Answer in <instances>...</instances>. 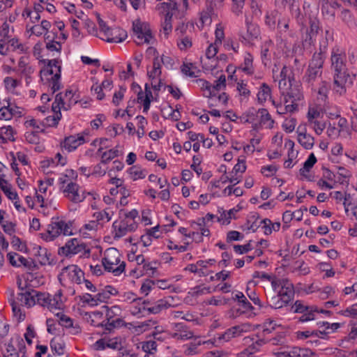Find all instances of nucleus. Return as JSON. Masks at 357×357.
<instances>
[{
    "label": "nucleus",
    "instance_id": "38",
    "mask_svg": "<svg viewBox=\"0 0 357 357\" xmlns=\"http://www.w3.org/2000/svg\"><path fill=\"white\" fill-rule=\"evenodd\" d=\"M153 98L152 91L148 86V84H146L144 90H140L137 93V102L143 106V112H147L149 111Z\"/></svg>",
    "mask_w": 357,
    "mask_h": 357
},
{
    "label": "nucleus",
    "instance_id": "5",
    "mask_svg": "<svg viewBox=\"0 0 357 357\" xmlns=\"http://www.w3.org/2000/svg\"><path fill=\"white\" fill-rule=\"evenodd\" d=\"M37 66L34 61L26 54L19 57L16 65V73L24 80L26 86L35 79Z\"/></svg>",
    "mask_w": 357,
    "mask_h": 357
},
{
    "label": "nucleus",
    "instance_id": "41",
    "mask_svg": "<svg viewBox=\"0 0 357 357\" xmlns=\"http://www.w3.org/2000/svg\"><path fill=\"white\" fill-rule=\"evenodd\" d=\"M47 81L41 82L43 91L54 93L61 87V77H54V75H47Z\"/></svg>",
    "mask_w": 357,
    "mask_h": 357
},
{
    "label": "nucleus",
    "instance_id": "16",
    "mask_svg": "<svg viewBox=\"0 0 357 357\" xmlns=\"http://www.w3.org/2000/svg\"><path fill=\"white\" fill-rule=\"evenodd\" d=\"M22 114V108L10 102L6 99L0 100V120L8 121L14 117H20Z\"/></svg>",
    "mask_w": 357,
    "mask_h": 357
},
{
    "label": "nucleus",
    "instance_id": "35",
    "mask_svg": "<svg viewBox=\"0 0 357 357\" xmlns=\"http://www.w3.org/2000/svg\"><path fill=\"white\" fill-rule=\"evenodd\" d=\"M285 94L299 106L304 104V96L302 86L299 83H292V81H289V89Z\"/></svg>",
    "mask_w": 357,
    "mask_h": 357
},
{
    "label": "nucleus",
    "instance_id": "14",
    "mask_svg": "<svg viewBox=\"0 0 357 357\" xmlns=\"http://www.w3.org/2000/svg\"><path fill=\"white\" fill-rule=\"evenodd\" d=\"M333 89L339 96H344L347 92V88L352 84L350 75L347 70L333 73Z\"/></svg>",
    "mask_w": 357,
    "mask_h": 357
},
{
    "label": "nucleus",
    "instance_id": "12",
    "mask_svg": "<svg viewBox=\"0 0 357 357\" xmlns=\"http://www.w3.org/2000/svg\"><path fill=\"white\" fill-rule=\"evenodd\" d=\"M138 227L137 221L120 218L112 224V234L114 238H120L130 232L135 231Z\"/></svg>",
    "mask_w": 357,
    "mask_h": 357
},
{
    "label": "nucleus",
    "instance_id": "61",
    "mask_svg": "<svg viewBox=\"0 0 357 357\" xmlns=\"http://www.w3.org/2000/svg\"><path fill=\"white\" fill-rule=\"evenodd\" d=\"M181 72L183 75L190 77H196L198 76L199 70L197 68L191 63H183L181 66Z\"/></svg>",
    "mask_w": 357,
    "mask_h": 357
},
{
    "label": "nucleus",
    "instance_id": "42",
    "mask_svg": "<svg viewBox=\"0 0 357 357\" xmlns=\"http://www.w3.org/2000/svg\"><path fill=\"white\" fill-rule=\"evenodd\" d=\"M257 100L258 104L264 105L268 100H272V92L271 87L266 83H262L257 93Z\"/></svg>",
    "mask_w": 357,
    "mask_h": 357
},
{
    "label": "nucleus",
    "instance_id": "44",
    "mask_svg": "<svg viewBox=\"0 0 357 357\" xmlns=\"http://www.w3.org/2000/svg\"><path fill=\"white\" fill-rule=\"evenodd\" d=\"M322 107L317 104H310L306 114L307 122L318 121L323 117Z\"/></svg>",
    "mask_w": 357,
    "mask_h": 357
},
{
    "label": "nucleus",
    "instance_id": "34",
    "mask_svg": "<svg viewBox=\"0 0 357 357\" xmlns=\"http://www.w3.org/2000/svg\"><path fill=\"white\" fill-rule=\"evenodd\" d=\"M250 326L248 324L235 326L227 330L223 334L219 336V340L228 342L233 337L239 336L250 331Z\"/></svg>",
    "mask_w": 357,
    "mask_h": 357
},
{
    "label": "nucleus",
    "instance_id": "30",
    "mask_svg": "<svg viewBox=\"0 0 357 357\" xmlns=\"http://www.w3.org/2000/svg\"><path fill=\"white\" fill-rule=\"evenodd\" d=\"M61 61L58 59L49 60L46 66L40 72L41 82H47V75L61 77Z\"/></svg>",
    "mask_w": 357,
    "mask_h": 357
},
{
    "label": "nucleus",
    "instance_id": "13",
    "mask_svg": "<svg viewBox=\"0 0 357 357\" xmlns=\"http://www.w3.org/2000/svg\"><path fill=\"white\" fill-rule=\"evenodd\" d=\"M244 208L243 204H238L234 207L226 210L223 207H218L216 213V221L221 226L229 225L232 220L238 218V213Z\"/></svg>",
    "mask_w": 357,
    "mask_h": 357
},
{
    "label": "nucleus",
    "instance_id": "28",
    "mask_svg": "<svg viewBox=\"0 0 357 357\" xmlns=\"http://www.w3.org/2000/svg\"><path fill=\"white\" fill-rule=\"evenodd\" d=\"M284 96V105L280 103H277L275 100H272V104L276 109L277 113L279 114H284L287 113H294L299 110L300 106L291 99L289 98L284 92H282Z\"/></svg>",
    "mask_w": 357,
    "mask_h": 357
},
{
    "label": "nucleus",
    "instance_id": "3",
    "mask_svg": "<svg viewBox=\"0 0 357 357\" xmlns=\"http://www.w3.org/2000/svg\"><path fill=\"white\" fill-rule=\"evenodd\" d=\"M272 289L277 294L271 298V305L275 309L287 306L294 294V287L288 280H273Z\"/></svg>",
    "mask_w": 357,
    "mask_h": 357
},
{
    "label": "nucleus",
    "instance_id": "6",
    "mask_svg": "<svg viewBox=\"0 0 357 357\" xmlns=\"http://www.w3.org/2000/svg\"><path fill=\"white\" fill-rule=\"evenodd\" d=\"M99 26L98 38L107 43H121L124 41L127 37V32L119 27L110 28L105 22L98 17Z\"/></svg>",
    "mask_w": 357,
    "mask_h": 357
},
{
    "label": "nucleus",
    "instance_id": "64",
    "mask_svg": "<svg viewBox=\"0 0 357 357\" xmlns=\"http://www.w3.org/2000/svg\"><path fill=\"white\" fill-rule=\"evenodd\" d=\"M338 314L345 317L356 318L357 317V303L349 306L345 310L339 311Z\"/></svg>",
    "mask_w": 357,
    "mask_h": 357
},
{
    "label": "nucleus",
    "instance_id": "2",
    "mask_svg": "<svg viewBox=\"0 0 357 357\" xmlns=\"http://www.w3.org/2000/svg\"><path fill=\"white\" fill-rule=\"evenodd\" d=\"M73 234V222L56 218H52L51 222L47 225L46 231L39 235L44 241L51 242L61 235L72 236Z\"/></svg>",
    "mask_w": 357,
    "mask_h": 357
},
{
    "label": "nucleus",
    "instance_id": "23",
    "mask_svg": "<svg viewBox=\"0 0 357 357\" xmlns=\"http://www.w3.org/2000/svg\"><path fill=\"white\" fill-rule=\"evenodd\" d=\"M283 134L275 133L271 139V145L267 152V156L270 160L280 158L283 152Z\"/></svg>",
    "mask_w": 357,
    "mask_h": 357
},
{
    "label": "nucleus",
    "instance_id": "33",
    "mask_svg": "<svg viewBox=\"0 0 357 357\" xmlns=\"http://www.w3.org/2000/svg\"><path fill=\"white\" fill-rule=\"evenodd\" d=\"M295 143L290 139H284V148L287 149V158L284 162V168H291L297 162L298 151L294 149Z\"/></svg>",
    "mask_w": 357,
    "mask_h": 357
},
{
    "label": "nucleus",
    "instance_id": "25",
    "mask_svg": "<svg viewBox=\"0 0 357 357\" xmlns=\"http://www.w3.org/2000/svg\"><path fill=\"white\" fill-rule=\"evenodd\" d=\"M51 23L48 20H43L40 23L36 24H26V35L29 38L34 36L36 37H40L45 36L50 29L51 28Z\"/></svg>",
    "mask_w": 357,
    "mask_h": 357
},
{
    "label": "nucleus",
    "instance_id": "27",
    "mask_svg": "<svg viewBox=\"0 0 357 357\" xmlns=\"http://www.w3.org/2000/svg\"><path fill=\"white\" fill-rule=\"evenodd\" d=\"M345 52L340 48H333L331 52V61L333 73L347 70L345 68Z\"/></svg>",
    "mask_w": 357,
    "mask_h": 357
},
{
    "label": "nucleus",
    "instance_id": "9",
    "mask_svg": "<svg viewBox=\"0 0 357 357\" xmlns=\"http://www.w3.org/2000/svg\"><path fill=\"white\" fill-rule=\"evenodd\" d=\"M132 29L135 43L142 45L152 43L153 37L149 25L144 22L137 20L133 22Z\"/></svg>",
    "mask_w": 357,
    "mask_h": 357
},
{
    "label": "nucleus",
    "instance_id": "58",
    "mask_svg": "<svg viewBox=\"0 0 357 357\" xmlns=\"http://www.w3.org/2000/svg\"><path fill=\"white\" fill-rule=\"evenodd\" d=\"M238 310L240 314H245L248 317H252L256 314V313L254 312V307L247 300V298L242 300L240 303H238Z\"/></svg>",
    "mask_w": 357,
    "mask_h": 357
},
{
    "label": "nucleus",
    "instance_id": "8",
    "mask_svg": "<svg viewBox=\"0 0 357 357\" xmlns=\"http://www.w3.org/2000/svg\"><path fill=\"white\" fill-rule=\"evenodd\" d=\"M117 292L116 288L108 285L96 294H84L80 297V300L84 305L96 307L101 303H106L112 296L116 295Z\"/></svg>",
    "mask_w": 357,
    "mask_h": 357
},
{
    "label": "nucleus",
    "instance_id": "10",
    "mask_svg": "<svg viewBox=\"0 0 357 357\" xmlns=\"http://www.w3.org/2000/svg\"><path fill=\"white\" fill-rule=\"evenodd\" d=\"M65 300L61 290H58L53 295L47 292H42L40 305L47 307L50 311L54 313L56 310L60 312L63 309Z\"/></svg>",
    "mask_w": 357,
    "mask_h": 357
},
{
    "label": "nucleus",
    "instance_id": "37",
    "mask_svg": "<svg viewBox=\"0 0 357 357\" xmlns=\"http://www.w3.org/2000/svg\"><path fill=\"white\" fill-rule=\"evenodd\" d=\"M22 79L21 77L16 78L12 76H6L3 80L6 91L14 95H19L22 85Z\"/></svg>",
    "mask_w": 357,
    "mask_h": 357
},
{
    "label": "nucleus",
    "instance_id": "48",
    "mask_svg": "<svg viewBox=\"0 0 357 357\" xmlns=\"http://www.w3.org/2000/svg\"><path fill=\"white\" fill-rule=\"evenodd\" d=\"M259 223L265 235H270L273 232L279 231L281 226L280 222H273L268 218L261 220Z\"/></svg>",
    "mask_w": 357,
    "mask_h": 357
},
{
    "label": "nucleus",
    "instance_id": "57",
    "mask_svg": "<svg viewBox=\"0 0 357 357\" xmlns=\"http://www.w3.org/2000/svg\"><path fill=\"white\" fill-rule=\"evenodd\" d=\"M114 215V211L110 208H106L105 210L97 211L93 213V218L96 219L94 221H97L98 225L100 223L107 222L112 218Z\"/></svg>",
    "mask_w": 357,
    "mask_h": 357
},
{
    "label": "nucleus",
    "instance_id": "50",
    "mask_svg": "<svg viewBox=\"0 0 357 357\" xmlns=\"http://www.w3.org/2000/svg\"><path fill=\"white\" fill-rule=\"evenodd\" d=\"M8 45L13 52L17 54H24L28 52L29 50V45L26 43H23L17 38H13L8 40Z\"/></svg>",
    "mask_w": 357,
    "mask_h": 357
},
{
    "label": "nucleus",
    "instance_id": "47",
    "mask_svg": "<svg viewBox=\"0 0 357 357\" xmlns=\"http://www.w3.org/2000/svg\"><path fill=\"white\" fill-rule=\"evenodd\" d=\"M246 24V33H244L243 37L246 40H252L255 38H257L260 33L259 29L256 24L252 23L248 17L245 19Z\"/></svg>",
    "mask_w": 357,
    "mask_h": 357
},
{
    "label": "nucleus",
    "instance_id": "63",
    "mask_svg": "<svg viewBox=\"0 0 357 357\" xmlns=\"http://www.w3.org/2000/svg\"><path fill=\"white\" fill-rule=\"evenodd\" d=\"M153 212L150 209H144L142 211L140 220L144 226H149L153 224Z\"/></svg>",
    "mask_w": 357,
    "mask_h": 357
},
{
    "label": "nucleus",
    "instance_id": "15",
    "mask_svg": "<svg viewBox=\"0 0 357 357\" xmlns=\"http://www.w3.org/2000/svg\"><path fill=\"white\" fill-rule=\"evenodd\" d=\"M77 102V98L75 97L72 90H66L64 93H58L54 102L52 103L53 109L68 110L72 105Z\"/></svg>",
    "mask_w": 357,
    "mask_h": 357
},
{
    "label": "nucleus",
    "instance_id": "54",
    "mask_svg": "<svg viewBox=\"0 0 357 357\" xmlns=\"http://www.w3.org/2000/svg\"><path fill=\"white\" fill-rule=\"evenodd\" d=\"M146 311H149V308H146L145 304L140 299H137L130 307V313L137 317L144 316Z\"/></svg>",
    "mask_w": 357,
    "mask_h": 357
},
{
    "label": "nucleus",
    "instance_id": "43",
    "mask_svg": "<svg viewBox=\"0 0 357 357\" xmlns=\"http://www.w3.org/2000/svg\"><path fill=\"white\" fill-rule=\"evenodd\" d=\"M7 259L10 264L15 267L24 266L29 268L31 265V262L19 254L10 252L7 254Z\"/></svg>",
    "mask_w": 357,
    "mask_h": 357
},
{
    "label": "nucleus",
    "instance_id": "31",
    "mask_svg": "<svg viewBox=\"0 0 357 357\" xmlns=\"http://www.w3.org/2000/svg\"><path fill=\"white\" fill-rule=\"evenodd\" d=\"M297 141L306 150H310L314 144V137L307 132L305 126H299L296 130Z\"/></svg>",
    "mask_w": 357,
    "mask_h": 357
},
{
    "label": "nucleus",
    "instance_id": "56",
    "mask_svg": "<svg viewBox=\"0 0 357 357\" xmlns=\"http://www.w3.org/2000/svg\"><path fill=\"white\" fill-rule=\"evenodd\" d=\"M33 278V275L32 274H27L18 277L17 280V284L19 289L24 290L30 287H35L37 284L31 280Z\"/></svg>",
    "mask_w": 357,
    "mask_h": 357
},
{
    "label": "nucleus",
    "instance_id": "32",
    "mask_svg": "<svg viewBox=\"0 0 357 357\" xmlns=\"http://www.w3.org/2000/svg\"><path fill=\"white\" fill-rule=\"evenodd\" d=\"M176 3H162L158 7V10H162L166 12L164 22L162 23V30L165 36H167L172 30V17L174 15V10Z\"/></svg>",
    "mask_w": 357,
    "mask_h": 357
},
{
    "label": "nucleus",
    "instance_id": "40",
    "mask_svg": "<svg viewBox=\"0 0 357 357\" xmlns=\"http://www.w3.org/2000/svg\"><path fill=\"white\" fill-rule=\"evenodd\" d=\"M8 158L12 162L10 163L13 170L15 172V175L20 176L21 175L20 169L17 167V162L22 165H25L27 164L26 155L20 151L17 153L10 152L8 155Z\"/></svg>",
    "mask_w": 357,
    "mask_h": 357
},
{
    "label": "nucleus",
    "instance_id": "55",
    "mask_svg": "<svg viewBox=\"0 0 357 357\" xmlns=\"http://www.w3.org/2000/svg\"><path fill=\"white\" fill-rule=\"evenodd\" d=\"M53 114L47 116L42 122L43 124V129L45 127H55L59 123L61 118V113L59 109H53Z\"/></svg>",
    "mask_w": 357,
    "mask_h": 357
},
{
    "label": "nucleus",
    "instance_id": "21",
    "mask_svg": "<svg viewBox=\"0 0 357 357\" xmlns=\"http://www.w3.org/2000/svg\"><path fill=\"white\" fill-rule=\"evenodd\" d=\"M291 310L294 313H302L300 317L301 322H307L315 319V312L317 311L316 306L305 305L302 301H296L291 306Z\"/></svg>",
    "mask_w": 357,
    "mask_h": 357
},
{
    "label": "nucleus",
    "instance_id": "4",
    "mask_svg": "<svg viewBox=\"0 0 357 357\" xmlns=\"http://www.w3.org/2000/svg\"><path fill=\"white\" fill-rule=\"evenodd\" d=\"M102 264L106 271L113 273L115 276H119L125 271L126 262L115 248H109L104 252Z\"/></svg>",
    "mask_w": 357,
    "mask_h": 357
},
{
    "label": "nucleus",
    "instance_id": "62",
    "mask_svg": "<svg viewBox=\"0 0 357 357\" xmlns=\"http://www.w3.org/2000/svg\"><path fill=\"white\" fill-rule=\"evenodd\" d=\"M24 126L26 128L36 130L37 131L43 130V122L30 116L26 118L24 121Z\"/></svg>",
    "mask_w": 357,
    "mask_h": 357
},
{
    "label": "nucleus",
    "instance_id": "46",
    "mask_svg": "<svg viewBox=\"0 0 357 357\" xmlns=\"http://www.w3.org/2000/svg\"><path fill=\"white\" fill-rule=\"evenodd\" d=\"M98 229L97 221L90 220L85 223L79 229V233L83 238H91Z\"/></svg>",
    "mask_w": 357,
    "mask_h": 357
},
{
    "label": "nucleus",
    "instance_id": "11",
    "mask_svg": "<svg viewBox=\"0 0 357 357\" xmlns=\"http://www.w3.org/2000/svg\"><path fill=\"white\" fill-rule=\"evenodd\" d=\"M60 189L66 197L76 203L82 202L86 197L84 192L72 180H62Z\"/></svg>",
    "mask_w": 357,
    "mask_h": 357
},
{
    "label": "nucleus",
    "instance_id": "45",
    "mask_svg": "<svg viewBox=\"0 0 357 357\" xmlns=\"http://www.w3.org/2000/svg\"><path fill=\"white\" fill-rule=\"evenodd\" d=\"M10 244L15 250L28 255L30 253V245L33 244V242L22 241L19 237L13 236L11 238Z\"/></svg>",
    "mask_w": 357,
    "mask_h": 357
},
{
    "label": "nucleus",
    "instance_id": "60",
    "mask_svg": "<svg viewBox=\"0 0 357 357\" xmlns=\"http://www.w3.org/2000/svg\"><path fill=\"white\" fill-rule=\"evenodd\" d=\"M172 298H171V297H168L165 299L159 300L157 302V304L155 306L153 307L152 308H149V311H150L151 312H153L154 314L158 313L162 310L171 307L172 305Z\"/></svg>",
    "mask_w": 357,
    "mask_h": 357
},
{
    "label": "nucleus",
    "instance_id": "24",
    "mask_svg": "<svg viewBox=\"0 0 357 357\" xmlns=\"http://www.w3.org/2000/svg\"><path fill=\"white\" fill-rule=\"evenodd\" d=\"M110 184L112 186L109 187V193L112 197H115L118 194H120L119 203L121 206H126L128 204V197L130 196V190L127 189L122 183V180H110Z\"/></svg>",
    "mask_w": 357,
    "mask_h": 357
},
{
    "label": "nucleus",
    "instance_id": "29",
    "mask_svg": "<svg viewBox=\"0 0 357 357\" xmlns=\"http://www.w3.org/2000/svg\"><path fill=\"white\" fill-rule=\"evenodd\" d=\"M84 248L85 246L83 243L79 239L74 238L69 239L60 249L59 252L68 257L79 253Z\"/></svg>",
    "mask_w": 357,
    "mask_h": 357
},
{
    "label": "nucleus",
    "instance_id": "20",
    "mask_svg": "<svg viewBox=\"0 0 357 357\" xmlns=\"http://www.w3.org/2000/svg\"><path fill=\"white\" fill-rule=\"evenodd\" d=\"M30 253L33 255L36 260L42 266L52 265L53 264V258L51 253L46 248L42 247L35 243L30 245Z\"/></svg>",
    "mask_w": 357,
    "mask_h": 357
},
{
    "label": "nucleus",
    "instance_id": "49",
    "mask_svg": "<svg viewBox=\"0 0 357 357\" xmlns=\"http://www.w3.org/2000/svg\"><path fill=\"white\" fill-rule=\"evenodd\" d=\"M15 130L11 126H5L0 128V143L6 144L15 141Z\"/></svg>",
    "mask_w": 357,
    "mask_h": 357
},
{
    "label": "nucleus",
    "instance_id": "59",
    "mask_svg": "<svg viewBox=\"0 0 357 357\" xmlns=\"http://www.w3.org/2000/svg\"><path fill=\"white\" fill-rule=\"evenodd\" d=\"M240 68L247 75H252L255 69L253 66V56L250 53H246L244 56L243 63Z\"/></svg>",
    "mask_w": 357,
    "mask_h": 357
},
{
    "label": "nucleus",
    "instance_id": "22",
    "mask_svg": "<svg viewBox=\"0 0 357 357\" xmlns=\"http://www.w3.org/2000/svg\"><path fill=\"white\" fill-rule=\"evenodd\" d=\"M0 188L6 196L12 201L15 209L19 213H25V208L19 199L18 195L8 180H0Z\"/></svg>",
    "mask_w": 357,
    "mask_h": 357
},
{
    "label": "nucleus",
    "instance_id": "18",
    "mask_svg": "<svg viewBox=\"0 0 357 357\" xmlns=\"http://www.w3.org/2000/svg\"><path fill=\"white\" fill-rule=\"evenodd\" d=\"M23 340L18 337H12L9 341L3 343L1 346L3 357L20 356V350H24Z\"/></svg>",
    "mask_w": 357,
    "mask_h": 357
},
{
    "label": "nucleus",
    "instance_id": "19",
    "mask_svg": "<svg viewBox=\"0 0 357 357\" xmlns=\"http://www.w3.org/2000/svg\"><path fill=\"white\" fill-rule=\"evenodd\" d=\"M89 140V132L88 130H84L81 133L66 137L62 142L61 146L68 152H72Z\"/></svg>",
    "mask_w": 357,
    "mask_h": 357
},
{
    "label": "nucleus",
    "instance_id": "1",
    "mask_svg": "<svg viewBox=\"0 0 357 357\" xmlns=\"http://www.w3.org/2000/svg\"><path fill=\"white\" fill-rule=\"evenodd\" d=\"M203 96L208 99L209 107H220L225 105L228 100V96L225 92H221L226 86L225 75H220L213 84L203 79L196 80Z\"/></svg>",
    "mask_w": 357,
    "mask_h": 357
},
{
    "label": "nucleus",
    "instance_id": "53",
    "mask_svg": "<svg viewBox=\"0 0 357 357\" xmlns=\"http://www.w3.org/2000/svg\"><path fill=\"white\" fill-rule=\"evenodd\" d=\"M50 347L52 351L59 355H63L65 351V342L63 338L60 336H55L50 342Z\"/></svg>",
    "mask_w": 357,
    "mask_h": 357
},
{
    "label": "nucleus",
    "instance_id": "52",
    "mask_svg": "<svg viewBox=\"0 0 357 357\" xmlns=\"http://www.w3.org/2000/svg\"><path fill=\"white\" fill-rule=\"evenodd\" d=\"M211 22L212 10L208 8L200 13V16L198 21L196 22V25L199 29H203L204 27L210 26Z\"/></svg>",
    "mask_w": 357,
    "mask_h": 357
},
{
    "label": "nucleus",
    "instance_id": "17",
    "mask_svg": "<svg viewBox=\"0 0 357 357\" xmlns=\"http://www.w3.org/2000/svg\"><path fill=\"white\" fill-rule=\"evenodd\" d=\"M147 75L151 81L152 88L155 91H160L163 83L159 57H155L153 59V65L147 68Z\"/></svg>",
    "mask_w": 357,
    "mask_h": 357
},
{
    "label": "nucleus",
    "instance_id": "36",
    "mask_svg": "<svg viewBox=\"0 0 357 357\" xmlns=\"http://www.w3.org/2000/svg\"><path fill=\"white\" fill-rule=\"evenodd\" d=\"M220 45H216L215 43L208 45L206 51V58L203 62L205 66L208 65L207 69L213 70L216 68L218 61L215 58L218 51Z\"/></svg>",
    "mask_w": 357,
    "mask_h": 357
},
{
    "label": "nucleus",
    "instance_id": "39",
    "mask_svg": "<svg viewBox=\"0 0 357 357\" xmlns=\"http://www.w3.org/2000/svg\"><path fill=\"white\" fill-rule=\"evenodd\" d=\"M259 114L258 109L250 107L242 114L241 119L244 123H248L252 125L253 128L257 129L260 126Z\"/></svg>",
    "mask_w": 357,
    "mask_h": 357
},
{
    "label": "nucleus",
    "instance_id": "51",
    "mask_svg": "<svg viewBox=\"0 0 357 357\" xmlns=\"http://www.w3.org/2000/svg\"><path fill=\"white\" fill-rule=\"evenodd\" d=\"M258 112H259V121L260 126H264L266 128L268 129L273 128L275 121L268 110L265 108H261L258 109Z\"/></svg>",
    "mask_w": 357,
    "mask_h": 357
},
{
    "label": "nucleus",
    "instance_id": "26",
    "mask_svg": "<svg viewBox=\"0 0 357 357\" xmlns=\"http://www.w3.org/2000/svg\"><path fill=\"white\" fill-rule=\"evenodd\" d=\"M42 292L33 289H29L24 292L18 294V300L27 307H31L38 304L40 305V295Z\"/></svg>",
    "mask_w": 357,
    "mask_h": 357
},
{
    "label": "nucleus",
    "instance_id": "7",
    "mask_svg": "<svg viewBox=\"0 0 357 357\" xmlns=\"http://www.w3.org/2000/svg\"><path fill=\"white\" fill-rule=\"evenodd\" d=\"M84 273L77 265L71 264L63 267L59 275V280L63 287H70L73 284H81Z\"/></svg>",
    "mask_w": 357,
    "mask_h": 357
}]
</instances>
